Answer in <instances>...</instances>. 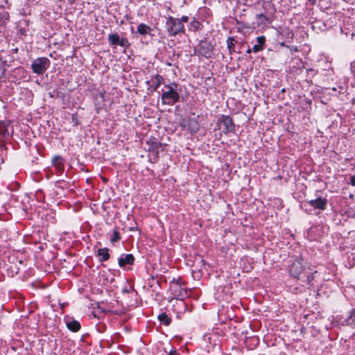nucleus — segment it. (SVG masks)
Listing matches in <instances>:
<instances>
[{"label": "nucleus", "instance_id": "1", "mask_svg": "<svg viewBox=\"0 0 355 355\" xmlns=\"http://www.w3.org/2000/svg\"><path fill=\"white\" fill-rule=\"evenodd\" d=\"M178 87V85L173 83L172 85H165L164 89H162L161 100L163 105H173L180 101V94L173 87Z\"/></svg>", "mask_w": 355, "mask_h": 355}, {"label": "nucleus", "instance_id": "2", "mask_svg": "<svg viewBox=\"0 0 355 355\" xmlns=\"http://www.w3.org/2000/svg\"><path fill=\"white\" fill-rule=\"evenodd\" d=\"M166 28L168 36H175L180 33H185L184 24H181L179 18L172 16L166 17Z\"/></svg>", "mask_w": 355, "mask_h": 355}, {"label": "nucleus", "instance_id": "3", "mask_svg": "<svg viewBox=\"0 0 355 355\" xmlns=\"http://www.w3.org/2000/svg\"><path fill=\"white\" fill-rule=\"evenodd\" d=\"M214 51V46L207 40L200 41L195 48V54L210 58Z\"/></svg>", "mask_w": 355, "mask_h": 355}, {"label": "nucleus", "instance_id": "4", "mask_svg": "<svg viewBox=\"0 0 355 355\" xmlns=\"http://www.w3.org/2000/svg\"><path fill=\"white\" fill-rule=\"evenodd\" d=\"M51 61L45 57L35 59L31 64L33 72L38 75H42L50 67Z\"/></svg>", "mask_w": 355, "mask_h": 355}, {"label": "nucleus", "instance_id": "5", "mask_svg": "<svg viewBox=\"0 0 355 355\" xmlns=\"http://www.w3.org/2000/svg\"><path fill=\"white\" fill-rule=\"evenodd\" d=\"M107 41L110 46L129 48L130 43L127 37H120L117 33H110L108 35Z\"/></svg>", "mask_w": 355, "mask_h": 355}, {"label": "nucleus", "instance_id": "6", "mask_svg": "<svg viewBox=\"0 0 355 355\" xmlns=\"http://www.w3.org/2000/svg\"><path fill=\"white\" fill-rule=\"evenodd\" d=\"M217 123L223 124L224 126L223 132L225 135L230 132H234L235 131V124L234 123L233 119L229 115H220V116L218 119Z\"/></svg>", "mask_w": 355, "mask_h": 355}, {"label": "nucleus", "instance_id": "7", "mask_svg": "<svg viewBox=\"0 0 355 355\" xmlns=\"http://www.w3.org/2000/svg\"><path fill=\"white\" fill-rule=\"evenodd\" d=\"M305 270L306 269L303 267L302 261L296 259L291 263L289 272L292 277L300 279Z\"/></svg>", "mask_w": 355, "mask_h": 355}, {"label": "nucleus", "instance_id": "8", "mask_svg": "<svg viewBox=\"0 0 355 355\" xmlns=\"http://www.w3.org/2000/svg\"><path fill=\"white\" fill-rule=\"evenodd\" d=\"M148 150L155 153L156 159L159 157V153L164 150L166 144L158 141L155 138H150L148 141Z\"/></svg>", "mask_w": 355, "mask_h": 355}, {"label": "nucleus", "instance_id": "9", "mask_svg": "<svg viewBox=\"0 0 355 355\" xmlns=\"http://www.w3.org/2000/svg\"><path fill=\"white\" fill-rule=\"evenodd\" d=\"M173 297L178 300H183L187 296V291L182 287V285H173L170 287Z\"/></svg>", "mask_w": 355, "mask_h": 355}, {"label": "nucleus", "instance_id": "10", "mask_svg": "<svg viewBox=\"0 0 355 355\" xmlns=\"http://www.w3.org/2000/svg\"><path fill=\"white\" fill-rule=\"evenodd\" d=\"M163 82V77L159 74H156L152 76L150 80L146 81V84L149 85L148 89H151L153 91L156 92Z\"/></svg>", "mask_w": 355, "mask_h": 355}, {"label": "nucleus", "instance_id": "11", "mask_svg": "<svg viewBox=\"0 0 355 355\" xmlns=\"http://www.w3.org/2000/svg\"><path fill=\"white\" fill-rule=\"evenodd\" d=\"M307 203L315 209L324 211L327 208L328 200L325 198L319 197L316 199L309 200Z\"/></svg>", "mask_w": 355, "mask_h": 355}, {"label": "nucleus", "instance_id": "12", "mask_svg": "<svg viewBox=\"0 0 355 355\" xmlns=\"http://www.w3.org/2000/svg\"><path fill=\"white\" fill-rule=\"evenodd\" d=\"M135 257L132 254H122L118 259V263L121 268H125V266H132L135 263Z\"/></svg>", "mask_w": 355, "mask_h": 355}, {"label": "nucleus", "instance_id": "13", "mask_svg": "<svg viewBox=\"0 0 355 355\" xmlns=\"http://www.w3.org/2000/svg\"><path fill=\"white\" fill-rule=\"evenodd\" d=\"M63 158L60 155H56L52 159V165L56 169L57 173L62 174L64 171Z\"/></svg>", "mask_w": 355, "mask_h": 355}, {"label": "nucleus", "instance_id": "14", "mask_svg": "<svg viewBox=\"0 0 355 355\" xmlns=\"http://www.w3.org/2000/svg\"><path fill=\"white\" fill-rule=\"evenodd\" d=\"M109 251L110 250L107 248H99L97 250L96 256L98 257V261L100 262L103 263L110 259V254Z\"/></svg>", "mask_w": 355, "mask_h": 355}, {"label": "nucleus", "instance_id": "15", "mask_svg": "<svg viewBox=\"0 0 355 355\" xmlns=\"http://www.w3.org/2000/svg\"><path fill=\"white\" fill-rule=\"evenodd\" d=\"M342 324L355 327V309L349 311L347 317L342 322Z\"/></svg>", "mask_w": 355, "mask_h": 355}, {"label": "nucleus", "instance_id": "16", "mask_svg": "<svg viewBox=\"0 0 355 355\" xmlns=\"http://www.w3.org/2000/svg\"><path fill=\"white\" fill-rule=\"evenodd\" d=\"M266 37L263 35L259 36L257 37V43L254 44L252 47V51L254 53H258L264 49V46L266 43Z\"/></svg>", "mask_w": 355, "mask_h": 355}, {"label": "nucleus", "instance_id": "17", "mask_svg": "<svg viewBox=\"0 0 355 355\" xmlns=\"http://www.w3.org/2000/svg\"><path fill=\"white\" fill-rule=\"evenodd\" d=\"M183 126H187L190 132L193 133H196L199 130L200 128L198 121L195 119H189L187 121V124H184Z\"/></svg>", "mask_w": 355, "mask_h": 355}, {"label": "nucleus", "instance_id": "18", "mask_svg": "<svg viewBox=\"0 0 355 355\" xmlns=\"http://www.w3.org/2000/svg\"><path fill=\"white\" fill-rule=\"evenodd\" d=\"M153 31L150 26L148 25L141 23L137 27L136 33L141 35H150V32Z\"/></svg>", "mask_w": 355, "mask_h": 355}, {"label": "nucleus", "instance_id": "19", "mask_svg": "<svg viewBox=\"0 0 355 355\" xmlns=\"http://www.w3.org/2000/svg\"><path fill=\"white\" fill-rule=\"evenodd\" d=\"M313 279V275L311 272L305 270L299 280H300L303 284L311 285Z\"/></svg>", "mask_w": 355, "mask_h": 355}, {"label": "nucleus", "instance_id": "20", "mask_svg": "<svg viewBox=\"0 0 355 355\" xmlns=\"http://www.w3.org/2000/svg\"><path fill=\"white\" fill-rule=\"evenodd\" d=\"M67 327L70 331L77 332L80 329V324L78 321L73 320L67 322Z\"/></svg>", "mask_w": 355, "mask_h": 355}, {"label": "nucleus", "instance_id": "21", "mask_svg": "<svg viewBox=\"0 0 355 355\" xmlns=\"http://www.w3.org/2000/svg\"><path fill=\"white\" fill-rule=\"evenodd\" d=\"M158 320L162 324L166 326H168L171 323V318L168 317L166 313H162L159 314L158 315Z\"/></svg>", "mask_w": 355, "mask_h": 355}, {"label": "nucleus", "instance_id": "22", "mask_svg": "<svg viewBox=\"0 0 355 355\" xmlns=\"http://www.w3.org/2000/svg\"><path fill=\"white\" fill-rule=\"evenodd\" d=\"M234 42V37H229L227 40V45L230 54H232V53L235 52Z\"/></svg>", "mask_w": 355, "mask_h": 355}, {"label": "nucleus", "instance_id": "23", "mask_svg": "<svg viewBox=\"0 0 355 355\" xmlns=\"http://www.w3.org/2000/svg\"><path fill=\"white\" fill-rule=\"evenodd\" d=\"M121 237L120 233L118 230V228H115L113 231L112 236L110 237V242L112 243H115L121 240Z\"/></svg>", "mask_w": 355, "mask_h": 355}, {"label": "nucleus", "instance_id": "24", "mask_svg": "<svg viewBox=\"0 0 355 355\" xmlns=\"http://www.w3.org/2000/svg\"><path fill=\"white\" fill-rule=\"evenodd\" d=\"M96 105H99L100 103H102L105 101V94L104 93H100L96 98Z\"/></svg>", "mask_w": 355, "mask_h": 355}, {"label": "nucleus", "instance_id": "25", "mask_svg": "<svg viewBox=\"0 0 355 355\" xmlns=\"http://www.w3.org/2000/svg\"><path fill=\"white\" fill-rule=\"evenodd\" d=\"M190 24L191 26L193 28V31H197L200 27V23L193 19L192 21H191Z\"/></svg>", "mask_w": 355, "mask_h": 355}, {"label": "nucleus", "instance_id": "26", "mask_svg": "<svg viewBox=\"0 0 355 355\" xmlns=\"http://www.w3.org/2000/svg\"><path fill=\"white\" fill-rule=\"evenodd\" d=\"M181 285V279H173V280L170 282V287H172L173 285Z\"/></svg>", "mask_w": 355, "mask_h": 355}, {"label": "nucleus", "instance_id": "27", "mask_svg": "<svg viewBox=\"0 0 355 355\" xmlns=\"http://www.w3.org/2000/svg\"><path fill=\"white\" fill-rule=\"evenodd\" d=\"M180 21H181V24H184L186 22H188L189 17L187 16H182L181 18L179 19Z\"/></svg>", "mask_w": 355, "mask_h": 355}, {"label": "nucleus", "instance_id": "28", "mask_svg": "<svg viewBox=\"0 0 355 355\" xmlns=\"http://www.w3.org/2000/svg\"><path fill=\"white\" fill-rule=\"evenodd\" d=\"M167 355H181L178 352V351L175 349H172L171 351L168 353Z\"/></svg>", "mask_w": 355, "mask_h": 355}, {"label": "nucleus", "instance_id": "29", "mask_svg": "<svg viewBox=\"0 0 355 355\" xmlns=\"http://www.w3.org/2000/svg\"><path fill=\"white\" fill-rule=\"evenodd\" d=\"M349 184L352 186H354V187L355 186V175H350Z\"/></svg>", "mask_w": 355, "mask_h": 355}, {"label": "nucleus", "instance_id": "30", "mask_svg": "<svg viewBox=\"0 0 355 355\" xmlns=\"http://www.w3.org/2000/svg\"><path fill=\"white\" fill-rule=\"evenodd\" d=\"M352 71L355 73V61L351 63Z\"/></svg>", "mask_w": 355, "mask_h": 355}, {"label": "nucleus", "instance_id": "31", "mask_svg": "<svg viewBox=\"0 0 355 355\" xmlns=\"http://www.w3.org/2000/svg\"><path fill=\"white\" fill-rule=\"evenodd\" d=\"M129 230L130 231H136V230H138V227L137 226H135V227H130L129 228Z\"/></svg>", "mask_w": 355, "mask_h": 355}, {"label": "nucleus", "instance_id": "32", "mask_svg": "<svg viewBox=\"0 0 355 355\" xmlns=\"http://www.w3.org/2000/svg\"><path fill=\"white\" fill-rule=\"evenodd\" d=\"M252 51V49H250V47H248L246 51L247 53H251Z\"/></svg>", "mask_w": 355, "mask_h": 355}, {"label": "nucleus", "instance_id": "33", "mask_svg": "<svg viewBox=\"0 0 355 355\" xmlns=\"http://www.w3.org/2000/svg\"><path fill=\"white\" fill-rule=\"evenodd\" d=\"M280 45H281L282 46L288 47V45H286L284 42H281V43H280Z\"/></svg>", "mask_w": 355, "mask_h": 355}, {"label": "nucleus", "instance_id": "34", "mask_svg": "<svg viewBox=\"0 0 355 355\" xmlns=\"http://www.w3.org/2000/svg\"><path fill=\"white\" fill-rule=\"evenodd\" d=\"M339 88H340L339 94H340L344 90V88L343 87H340Z\"/></svg>", "mask_w": 355, "mask_h": 355}, {"label": "nucleus", "instance_id": "35", "mask_svg": "<svg viewBox=\"0 0 355 355\" xmlns=\"http://www.w3.org/2000/svg\"><path fill=\"white\" fill-rule=\"evenodd\" d=\"M4 69L0 73V77L3 76L4 75Z\"/></svg>", "mask_w": 355, "mask_h": 355}, {"label": "nucleus", "instance_id": "36", "mask_svg": "<svg viewBox=\"0 0 355 355\" xmlns=\"http://www.w3.org/2000/svg\"><path fill=\"white\" fill-rule=\"evenodd\" d=\"M166 64L167 66H171V65H172V64H171V62H166Z\"/></svg>", "mask_w": 355, "mask_h": 355}, {"label": "nucleus", "instance_id": "37", "mask_svg": "<svg viewBox=\"0 0 355 355\" xmlns=\"http://www.w3.org/2000/svg\"><path fill=\"white\" fill-rule=\"evenodd\" d=\"M123 291L125 292V293H128L129 292L128 289H123Z\"/></svg>", "mask_w": 355, "mask_h": 355}, {"label": "nucleus", "instance_id": "38", "mask_svg": "<svg viewBox=\"0 0 355 355\" xmlns=\"http://www.w3.org/2000/svg\"><path fill=\"white\" fill-rule=\"evenodd\" d=\"M308 71L313 72V69H309L308 70Z\"/></svg>", "mask_w": 355, "mask_h": 355}, {"label": "nucleus", "instance_id": "39", "mask_svg": "<svg viewBox=\"0 0 355 355\" xmlns=\"http://www.w3.org/2000/svg\"><path fill=\"white\" fill-rule=\"evenodd\" d=\"M236 24H241V23L239 21L236 20Z\"/></svg>", "mask_w": 355, "mask_h": 355}, {"label": "nucleus", "instance_id": "40", "mask_svg": "<svg viewBox=\"0 0 355 355\" xmlns=\"http://www.w3.org/2000/svg\"><path fill=\"white\" fill-rule=\"evenodd\" d=\"M332 90H333V91H336V88H335V87H333V88H332Z\"/></svg>", "mask_w": 355, "mask_h": 355}, {"label": "nucleus", "instance_id": "41", "mask_svg": "<svg viewBox=\"0 0 355 355\" xmlns=\"http://www.w3.org/2000/svg\"><path fill=\"white\" fill-rule=\"evenodd\" d=\"M103 312L106 313V312H107V311H105V310H103Z\"/></svg>", "mask_w": 355, "mask_h": 355}]
</instances>
